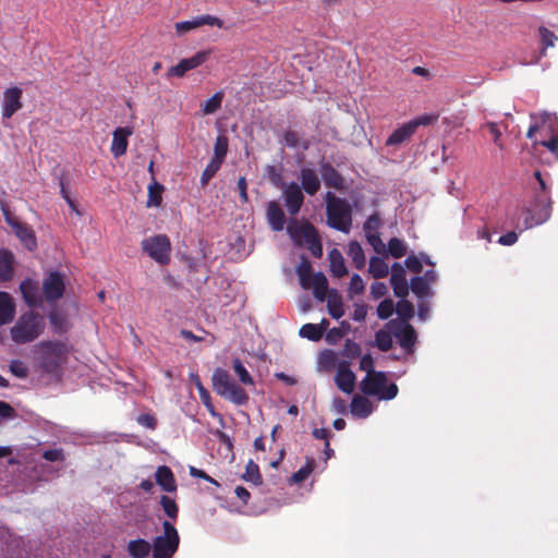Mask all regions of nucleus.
I'll use <instances>...</instances> for the list:
<instances>
[{"label": "nucleus", "instance_id": "obj_5", "mask_svg": "<svg viewBox=\"0 0 558 558\" xmlns=\"http://www.w3.org/2000/svg\"><path fill=\"white\" fill-rule=\"evenodd\" d=\"M387 383L388 378L385 372H373L366 374L360 388L366 396H374L380 400H392L397 397L399 388L395 383L389 385Z\"/></svg>", "mask_w": 558, "mask_h": 558}, {"label": "nucleus", "instance_id": "obj_17", "mask_svg": "<svg viewBox=\"0 0 558 558\" xmlns=\"http://www.w3.org/2000/svg\"><path fill=\"white\" fill-rule=\"evenodd\" d=\"M356 377L355 374L350 369V363L348 361H341L338 364L335 383L337 387L344 393H352L354 390Z\"/></svg>", "mask_w": 558, "mask_h": 558}, {"label": "nucleus", "instance_id": "obj_3", "mask_svg": "<svg viewBox=\"0 0 558 558\" xmlns=\"http://www.w3.org/2000/svg\"><path fill=\"white\" fill-rule=\"evenodd\" d=\"M213 389L220 397L236 405H244L248 401V395L238 384L231 380L230 374L223 368H216L211 376Z\"/></svg>", "mask_w": 558, "mask_h": 558}, {"label": "nucleus", "instance_id": "obj_9", "mask_svg": "<svg viewBox=\"0 0 558 558\" xmlns=\"http://www.w3.org/2000/svg\"><path fill=\"white\" fill-rule=\"evenodd\" d=\"M287 232L291 240L300 246L307 244L319 235L316 228L307 220H290L287 227Z\"/></svg>", "mask_w": 558, "mask_h": 558}, {"label": "nucleus", "instance_id": "obj_22", "mask_svg": "<svg viewBox=\"0 0 558 558\" xmlns=\"http://www.w3.org/2000/svg\"><path fill=\"white\" fill-rule=\"evenodd\" d=\"M320 174L328 187L341 191L344 189L343 177L329 162L320 163Z\"/></svg>", "mask_w": 558, "mask_h": 558}, {"label": "nucleus", "instance_id": "obj_24", "mask_svg": "<svg viewBox=\"0 0 558 558\" xmlns=\"http://www.w3.org/2000/svg\"><path fill=\"white\" fill-rule=\"evenodd\" d=\"M15 303L13 298L4 291H0V327L10 324L14 319Z\"/></svg>", "mask_w": 558, "mask_h": 558}, {"label": "nucleus", "instance_id": "obj_32", "mask_svg": "<svg viewBox=\"0 0 558 558\" xmlns=\"http://www.w3.org/2000/svg\"><path fill=\"white\" fill-rule=\"evenodd\" d=\"M553 134H558L553 130L551 124L547 120H543L539 124H534L529 128L526 136L530 140L535 138H548Z\"/></svg>", "mask_w": 558, "mask_h": 558}, {"label": "nucleus", "instance_id": "obj_7", "mask_svg": "<svg viewBox=\"0 0 558 558\" xmlns=\"http://www.w3.org/2000/svg\"><path fill=\"white\" fill-rule=\"evenodd\" d=\"M142 250L160 265L170 262L171 243L166 234H157L142 241Z\"/></svg>", "mask_w": 558, "mask_h": 558}, {"label": "nucleus", "instance_id": "obj_48", "mask_svg": "<svg viewBox=\"0 0 558 558\" xmlns=\"http://www.w3.org/2000/svg\"><path fill=\"white\" fill-rule=\"evenodd\" d=\"M233 371L238 375L239 380L243 385H254L253 377L250 375L243 363L240 361V359L233 360Z\"/></svg>", "mask_w": 558, "mask_h": 558}, {"label": "nucleus", "instance_id": "obj_47", "mask_svg": "<svg viewBox=\"0 0 558 558\" xmlns=\"http://www.w3.org/2000/svg\"><path fill=\"white\" fill-rule=\"evenodd\" d=\"M410 287L412 292L418 298H424L429 292V286L427 284V280L422 277L412 278Z\"/></svg>", "mask_w": 558, "mask_h": 558}, {"label": "nucleus", "instance_id": "obj_21", "mask_svg": "<svg viewBox=\"0 0 558 558\" xmlns=\"http://www.w3.org/2000/svg\"><path fill=\"white\" fill-rule=\"evenodd\" d=\"M20 291L24 302L29 307H36L39 305L41 298L39 294V287L36 281L29 278L24 279L20 284Z\"/></svg>", "mask_w": 558, "mask_h": 558}, {"label": "nucleus", "instance_id": "obj_25", "mask_svg": "<svg viewBox=\"0 0 558 558\" xmlns=\"http://www.w3.org/2000/svg\"><path fill=\"white\" fill-rule=\"evenodd\" d=\"M156 483L167 493H172L177 490V484L174 475L171 469L167 465H161L157 468L156 471Z\"/></svg>", "mask_w": 558, "mask_h": 558}, {"label": "nucleus", "instance_id": "obj_33", "mask_svg": "<svg viewBox=\"0 0 558 558\" xmlns=\"http://www.w3.org/2000/svg\"><path fill=\"white\" fill-rule=\"evenodd\" d=\"M368 271L373 276V278L383 279L388 276L389 267L383 258L378 256H373L369 259Z\"/></svg>", "mask_w": 558, "mask_h": 558}, {"label": "nucleus", "instance_id": "obj_58", "mask_svg": "<svg viewBox=\"0 0 558 558\" xmlns=\"http://www.w3.org/2000/svg\"><path fill=\"white\" fill-rule=\"evenodd\" d=\"M267 174H268V178L270 180V182L275 185V186H283L286 187V183L282 182V174L279 170H277V168L275 166H268L267 167Z\"/></svg>", "mask_w": 558, "mask_h": 558}, {"label": "nucleus", "instance_id": "obj_31", "mask_svg": "<svg viewBox=\"0 0 558 558\" xmlns=\"http://www.w3.org/2000/svg\"><path fill=\"white\" fill-rule=\"evenodd\" d=\"M311 288H313L314 296L319 301H324L328 292V280L326 276L323 272L314 274L311 280Z\"/></svg>", "mask_w": 558, "mask_h": 558}, {"label": "nucleus", "instance_id": "obj_44", "mask_svg": "<svg viewBox=\"0 0 558 558\" xmlns=\"http://www.w3.org/2000/svg\"><path fill=\"white\" fill-rule=\"evenodd\" d=\"M375 344L383 352L389 351L393 345L392 335L383 329L378 330L375 333Z\"/></svg>", "mask_w": 558, "mask_h": 558}, {"label": "nucleus", "instance_id": "obj_46", "mask_svg": "<svg viewBox=\"0 0 558 558\" xmlns=\"http://www.w3.org/2000/svg\"><path fill=\"white\" fill-rule=\"evenodd\" d=\"M543 146L548 149L556 158H558V133L550 135L548 138H535L534 147Z\"/></svg>", "mask_w": 558, "mask_h": 558}, {"label": "nucleus", "instance_id": "obj_40", "mask_svg": "<svg viewBox=\"0 0 558 558\" xmlns=\"http://www.w3.org/2000/svg\"><path fill=\"white\" fill-rule=\"evenodd\" d=\"M48 318H49L51 328L53 329L54 332L61 333V332H65L68 330L69 324H68L66 317L63 314H61L57 311H52L49 313Z\"/></svg>", "mask_w": 558, "mask_h": 558}, {"label": "nucleus", "instance_id": "obj_1", "mask_svg": "<svg viewBox=\"0 0 558 558\" xmlns=\"http://www.w3.org/2000/svg\"><path fill=\"white\" fill-rule=\"evenodd\" d=\"M45 317L29 310L19 316L10 329L11 339L16 344H26L38 339L45 331Z\"/></svg>", "mask_w": 558, "mask_h": 558}, {"label": "nucleus", "instance_id": "obj_35", "mask_svg": "<svg viewBox=\"0 0 558 558\" xmlns=\"http://www.w3.org/2000/svg\"><path fill=\"white\" fill-rule=\"evenodd\" d=\"M348 255L351 257L354 266L357 269H363L366 265V257L361 244L357 241H352L349 244Z\"/></svg>", "mask_w": 558, "mask_h": 558}, {"label": "nucleus", "instance_id": "obj_2", "mask_svg": "<svg viewBox=\"0 0 558 558\" xmlns=\"http://www.w3.org/2000/svg\"><path fill=\"white\" fill-rule=\"evenodd\" d=\"M328 226L335 230L349 233L352 227V208L350 203L331 192L325 195Z\"/></svg>", "mask_w": 558, "mask_h": 558}, {"label": "nucleus", "instance_id": "obj_19", "mask_svg": "<svg viewBox=\"0 0 558 558\" xmlns=\"http://www.w3.org/2000/svg\"><path fill=\"white\" fill-rule=\"evenodd\" d=\"M132 134L133 129L130 126H120L113 131L110 151L116 158L121 157L126 153L129 145L128 138Z\"/></svg>", "mask_w": 558, "mask_h": 558}, {"label": "nucleus", "instance_id": "obj_38", "mask_svg": "<svg viewBox=\"0 0 558 558\" xmlns=\"http://www.w3.org/2000/svg\"><path fill=\"white\" fill-rule=\"evenodd\" d=\"M222 99V92L215 93L209 99H207L204 104L201 105L203 114L207 116L215 113L218 109H220Z\"/></svg>", "mask_w": 558, "mask_h": 558}, {"label": "nucleus", "instance_id": "obj_43", "mask_svg": "<svg viewBox=\"0 0 558 558\" xmlns=\"http://www.w3.org/2000/svg\"><path fill=\"white\" fill-rule=\"evenodd\" d=\"M538 34L542 43V54H545L548 48L555 46V41L558 39V37L554 34V32L545 26L538 27Z\"/></svg>", "mask_w": 558, "mask_h": 558}, {"label": "nucleus", "instance_id": "obj_36", "mask_svg": "<svg viewBox=\"0 0 558 558\" xmlns=\"http://www.w3.org/2000/svg\"><path fill=\"white\" fill-rule=\"evenodd\" d=\"M299 275L300 284L303 289L311 288V280L313 279L312 275V265L308 260L304 259L296 269Z\"/></svg>", "mask_w": 558, "mask_h": 558}, {"label": "nucleus", "instance_id": "obj_8", "mask_svg": "<svg viewBox=\"0 0 558 558\" xmlns=\"http://www.w3.org/2000/svg\"><path fill=\"white\" fill-rule=\"evenodd\" d=\"M551 199L549 195L536 194L533 204L527 209L526 228L546 222L551 216Z\"/></svg>", "mask_w": 558, "mask_h": 558}, {"label": "nucleus", "instance_id": "obj_60", "mask_svg": "<svg viewBox=\"0 0 558 558\" xmlns=\"http://www.w3.org/2000/svg\"><path fill=\"white\" fill-rule=\"evenodd\" d=\"M196 386L198 388V391H199V396H201V399L203 401V403L206 405V408L209 410V412L215 415V409H214V405L210 401V396H209V392L207 391L206 388H204V386L201 384V381L197 379L196 381Z\"/></svg>", "mask_w": 558, "mask_h": 558}, {"label": "nucleus", "instance_id": "obj_55", "mask_svg": "<svg viewBox=\"0 0 558 558\" xmlns=\"http://www.w3.org/2000/svg\"><path fill=\"white\" fill-rule=\"evenodd\" d=\"M379 226H380L379 216L377 214L371 215L364 223L365 234L378 232Z\"/></svg>", "mask_w": 558, "mask_h": 558}, {"label": "nucleus", "instance_id": "obj_62", "mask_svg": "<svg viewBox=\"0 0 558 558\" xmlns=\"http://www.w3.org/2000/svg\"><path fill=\"white\" fill-rule=\"evenodd\" d=\"M305 245L314 257L320 258L323 256V244L319 235Z\"/></svg>", "mask_w": 558, "mask_h": 558}, {"label": "nucleus", "instance_id": "obj_20", "mask_svg": "<svg viewBox=\"0 0 558 558\" xmlns=\"http://www.w3.org/2000/svg\"><path fill=\"white\" fill-rule=\"evenodd\" d=\"M266 217L274 231H281L286 225V215L281 206L276 201L267 203Z\"/></svg>", "mask_w": 558, "mask_h": 558}, {"label": "nucleus", "instance_id": "obj_51", "mask_svg": "<svg viewBox=\"0 0 558 558\" xmlns=\"http://www.w3.org/2000/svg\"><path fill=\"white\" fill-rule=\"evenodd\" d=\"M396 312L402 319L407 320L414 316V306L411 302L402 298L396 304Z\"/></svg>", "mask_w": 558, "mask_h": 558}, {"label": "nucleus", "instance_id": "obj_37", "mask_svg": "<svg viewBox=\"0 0 558 558\" xmlns=\"http://www.w3.org/2000/svg\"><path fill=\"white\" fill-rule=\"evenodd\" d=\"M300 336L311 341H318L324 335V327L316 326V324H304L300 331Z\"/></svg>", "mask_w": 558, "mask_h": 558}, {"label": "nucleus", "instance_id": "obj_12", "mask_svg": "<svg viewBox=\"0 0 558 558\" xmlns=\"http://www.w3.org/2000/svg\"><path fill=\"white\" fill-rule=\"evenodd\" d=\"M23 90L19 86H11L4 89L1 102V116L3 120L12 118L23 108Z\"/></svg>", "mask_w": 558, "mask_h": 558}, {"label": "nucleus", "instance_id": "obj_50", "mask_svg": "<svg viewBox=\"0 0 558 558\" xmlns=\"http://www.w3.org/2000/svg\"><path fill=\"white\" fill-rule=\"evenodd\" d=\"M221 165L222 163H220L214 159H210L209 163L206 166V168L204 169V171L201 175V184L203 186H206L209 183V181L216 175V173L220 169Z\"/></svg>", "mask_w": 558, "mask_h": 558}, {"label": "nucleus", "instance_id": "obj_34", "mask_svg": "<svg viewBox=\"0 0 558 558\" xmlns=\"http://www.w3.org/2000/svg\"><path fill=\"white\" fill-rule=\"evenodd\" d=\"M327 307L329 315L335 319H339L344 314L342 298L336 291L329 294Z\"/></svg>", "mask_w": 558, "mask_h": 558}, {"label": "nucleus", "instance_id": "obj_29", "mask_svg": "<svg viewBox=\"0 0 558 558\" xmlns=\"http://www.w3.org/2000/svg\"><path fill=\"white\" fill-rule=\"evenodd\" d=\"M128 553L132 558H146L151 553V543L144 538L132 539L126 546Z\"/></svg>", "mask_w": 558, "mask_h": 558}, {"label": "nucleus", "instance_id": "obj_11", "mask_svg": "<svg viewBox=\"0 0 558 558\" xmlns=\"http://www.w3.org/2000/svg\"><path fill=\"white\" fill-rule=\"evenodd\" d=\"M1 207L7 223L12 227L14 233L21 240L24 246L29 251L35 250L37 242L34 231L27 225L20 222L17 218L13 217L4 204H2Z\"/></svg>", "mask_w": 558, "mask_h": 558}, {"label": "nucleus", "instance_id": "obj_26", "mask_svg": "<svg viewBox=\"0 0 558 558\" xmlns=\"http://www.w3.org/2000/svg\"><path fill=\"white\" fill-rule=\"evenodd\" d=\"M415 133L414 125L411 122L403 123L396 129L386 141V146H396L409 141Z\"/></svg>", "mask_w": 558, "mask_h": 558}, {"label": "nucleus", "instance_id": "obj_10", "mask_svg": "<svg viewBox=\"0 0 558 558\" xmlns=\"http://www.w3.org/2000/svg\"><path fill=\"white\" fill-rule=\"evenodd\" d=\"M392 335L397 338L399 345L408 353H413L417 335L412 325L407 322L391 320L389 323Z\"/></svg>", "mask_w": 558, "mask_h": 558}, {"label": "nucleus", "instance_id": "obj_16", "mask_svg": "<svg viewBox=\"0 0 558 558\" xmlns=\"http://www.w3.org/2000/svg\"><path fill=\"white\" fill-rule=\"evenodd\" d=\"M43 292L47 301H56L62 298L64 281L60 272L51 271L43 282Z\"/></svg>", "mask_w": 558, "mask_h": 558}, {"label": "nucleus", "instance_id": "obj_64", "mask_svg": "<svg viewBox=\"0 0 558 558\" xmlns=\"http://www.w3.org/2000/svg\"><path fill=\"white\" fill-rule=\"evenodd\" d=\"M10 371L19 378H25L27 376V369L21 361H12L10 364Z\"/></svg>", "mask_w": 558, "mask_h": 558}, {"label": "nucleus", "instance_id": "obj_54", "mask_svg": "<svg viewBox=\"0 0 558 558\" xmlns=\"http://www.w3.org/2000/svg\"><path fill=\"white\" fill-rule=\"evenodd\" d=\"M162 185L155 183L149 186L148 190V206H159L161 204L162 197Z\"/></svg>", "mask_w": 558, "mask_h": 558}, {"label": "nucleus", "instance_id": "obj_57", "mask_svg": "<svg viewBox=\"0 0 558 558\" xmlns=\"http://www.w3.org/2000/svg\"><path fill=\"white\" fill-rule=\"evenodd\" d=\"M137 423L148 429H156L157 428V418L149 414V413H143L137 416Z\"/></svg>", "mask_w": 558, "mask_h": 558}, {"label": "nucleus", "instance_id": "obj_49", "mask_svg": "<svg viewBox=\"0 0 558 558\" xmlns=\"http://www.w3.org/2000/svg\"><path fill=\"white\" fill-rule=\"evenodd\" d=\"M388 252L392 257L400 258L405 255L407 245L402 240L391 238L388 242Z\"/></svg>", "mask_w": 558, "mask_h": 558}, {"label": "nucleus", "instance_id": "obj_42", "mask_svg": "<svg viewBox=\"0 0 558 558\" xmlns=\"http://www.w3.org/2000/svg\"><path fill=\"white\" fill-rule=\"evenodd\" d=\"M242 477L246 482H251L255 485H260L263 483V477L259 472V468L253 460H250L247 462L245 473Z\"/></svg>", "mask_w": 558, "mask_h": 558}, {"label": "nucleus", "instance_id": "obj_41", "mask_svg": "<svg viewBox=\"0 0 558 558\" xmlns=\"http://www.w3.org/2000/svg\"><path fill=\"white\" fill-rule=\"evenodd\" d=\"M315 461L314 459H307L305 465H303L299 471L293 473L290 477L291 484H299L304 482L311 473L314 471Z\"/></svg>", "mask_w": 558, "mask_h": 558}, {"label": "nucleus", "instance_id": "obj_28", "mask_svg": "<svg viewBox=\"0 0 558 558\" xmlns=\"http://www.w3.org/2000/svg\"><path fill=\"white\" fill-rule=\"evenodd\" d=\"M14 256L9 250H0V282L10 281L13 278Z\"/></svg>", "mask_w": 558, "mask_h": 558}, {"label": "nucleus", "instance_id": "obj_56", "mask_svg": "<svg viewBox=\"0 0 558 558\" xmlns=\"http://www.w3.org/2000/svg\"><path fill=\"white\" fill-rule=\"evenodd\" d=\"M349 290L353 294H361L365 290L364 281L362 277L357 274H354L351 277Z\"/></svg>", "mask_w": 558, "mask_h": 558}, {"label": "nucleus", "instance_id": "obj_18", "mask_svg": "<svg viewBox=\"0 0 558 558\" xmlns=\"http://www.w3.org/2000/svg\"><path fill=\"white\" fill-rule=\"evenodd\" d=\"M390 283L397 298L402 299L409 294L405 270L399 263H393L391 266Z\"/></svg>", "mask_w": 558, "mask_h": 558}, {"label": "nucleus", "instance_id": "obj_63", "mask_svg": "<svg viewBox=\"0 0 558 558\" xmlns=\"http://www.w3.org/2000/svg\"><path fill=\"white\" fill-rule=\"evenodd\" d=\"M43 458L50 462L63 461L64 454L62 449H49L45 450Z\"/></svg>", "mask_w": 558, "mask_h": 558}, {"label": "nucleus", "instance_id": "obj_4", "mask_svg": "<svg viewBox=\"0 0 558 558\" xmlns=\"http://www.w3.org/2000/svg\"><path fill=\"white\" fill-rule=\"evenodd\" d=\"M39 366L49 374L59 371L68 354L66 344L61 341H41L36 345Z\"/></svg>", "mask_w": 558, "mask_h": 558}, {"label": "nucleus", "instance_id": "obj_52", "mask_svg": "<svg viewBox=\"0 0 558 558\" xmlns=\"http://www.w3.org/2000/svg\"><path fill=\"white\" fill-rule=\"evenodd\" d=\"M362 348L359 343L351 339H347L341 351L342 356L348 357L350 360L356 359L361 355Z\"/></svg>", "mask_w": 558, "mask_h": 558}, {"label": "nucleus", "instance_id": "obj_27", "mask_svg": "<svg viewBox=\"0 0 558 558\" xmlns=\"http://www.w3.org/2000/svg\"><path fill=\"white\" fill-rule=\"evenodd\" d=\"M351 413L360 418H366L374 410L372 402L364 396H354L350 404Z\"/></svg>", "mask_w": 558, "mask_h": 558}, {"label": "nucleus", "instance_id": "obj_39", "mask_svg": "<svg viewBox=\"0 0 558 558\" xmlns=\"http://www.w3.org/2000/svg\"><path fill=\"white\" fill-rule=\"evenodd\" d=\"M228 147H229L228 138L225 135L217 136V138L215 141V145H214V156L211 159H214L220 163H223L225 158L228 153Z\"/></svg>", "mask_w": 558, "mask_h": 558}, {"label": "nucleus", "instance_id": "obj_14", "mask_svg": "<svg viewBox=\"0 0 558 558\" xmlns=\"http://www.w3.org/2000/svg\"><path fill=\"white\" fill-rule=\"evenodd\" d=\"M204 25L217 26L219 28L223 27V21L217 16L205 14L201 16H195L191 21H182L175 23L174 27L178 35H183L192 29L198 28Z\"/></svg>", "mask_w": 558, "mask_h": 558}, {"label": "nucleus", "instance_id": "obj_23", "mask_svg": "<svg viewBox=\"0 0 558 558\" xmlns=\"http://www.w3.org/2000/svg\"><path fill=\"white\" fill-rule=\"evenodd\" d=\"M301 190L306 194L315 195L320 189V180L316 172L311 168H302L300 172Z\"/></svg>", "mask_w": 558, "mask_h": 558}, {"label": "nucleus", "instance_id": "obj_13", "mask_svg": "<svg viewBox=\"0 0 558 558\" xmlns=\"http://www.w3.org/2000/svg\"><path fill=\"white\" fill-rule=\"evenodd\" d=\"M208 58L209 51H198L193 57L182 59L177 65L171 66L167 72V76L182 77L187 71L194 70L202 65L207 61Z\"/></svg>", "mask_w": 558, "mask_h": 558}, {"label": "nucleus", "instance_id": "obj_53", "mask_svg": "<svg viewBox=\"0 0 558 558\" xmlns=\"http://www.w3.org/2000/svg\"><path fill=\"white\" fill-rule=\"evenodd\" d=\"M395 308L392 300L385 299L377 306V315L380 319H387L393 314Z\"/></svg>", "mask_w": 558, "mask_h": 558}, {"label": "nucleus", "instance_id": "obj_30", "mask_svg": "<svg viewBox=\"0 0 558 558\" xmlns=\"http://www.w3.org/2000/svg\"><path fill=\"white\" fill-rule=\"evenodd\" d=\"M329 264H330V271L333 277L336 278H342L345 275H348V269L345 267L342 254L339 250L332 248L329 254Z\"/></svg>", "mask_w": 558, "mask_h": 558}, {"label": "nucleus", "instance_id": "obj_6", "mask_svg": "<svg viewBox=\"0 0 558 558\" xmlns=\"http://www.w3.org/2000/svg\"><path fill=\"white\" fill-rule=\"evenodd\" d=\"M162 534L157 535L153 542V558H173L180 546V535L174 524L165 520L161 524Z\"/></svg>", "mask_w": 558, "mask_h": 558}, {"label": "nucleus", "instance_id": "obj_59", "mask_svg": "<svg viewBox=\"0 0 558 558\" xmlns=\"http://www.w3.org/2000/svg\"><path fill=\"white\" fill-rule=\"evenodd\" d=\"M437 119H438V117L435 114H423V116H420V117L411 120L410 122L412 125H414V130L416 131L418 126L430 125L434 122H436Z\"/></svg>", "mask_w": 558, "mask_h": 558}, {"label": "nucleus", "instance_id": "obj_61", "mask_svg": "<svg viewBox=\"0 0 558 558\" xmlns=\"http://www.w3.org/2000/svg\"><path fill=\"white\" fill-rule=\"evenodd\" d=\"M283 143L286 146L295 148L300 145V137L295 131L288 130L283 133Z\"/></svg>", "mask_w": 558, "mask_h": 558}, {"label": "nucleus", "instance_id": "obj_45", "mask_svg": "<svg viewBox=\"0 0 558 558\" xmlns=\"http://www.w3.org/2000/svg\"><path fill=\"white\" fill-rule=\"evenodd\" d=\"M160 505L162 507V510L165 511L166 515L175 521L179 515V507L174 499L170 498L167 495H162L160 497Z\"/></svg>", "mask_w": 558, "mask_h": 558}, {"label": "nucleus", "instance_id": "obj_15", "mask_svg": "<svg viewBox=\"0 0 558 558\" xmlns=\"http://www.w3.org/2000/svg\"><path fill=\"white\" fill-rule=\"evenodd\" d=\"M283 197L288 213L291 216L298 215L304 203L301 186L295 182H291L283 189Z\"/></svg>", "mask_w": 558, "mask_h": 558}]
</instances>
